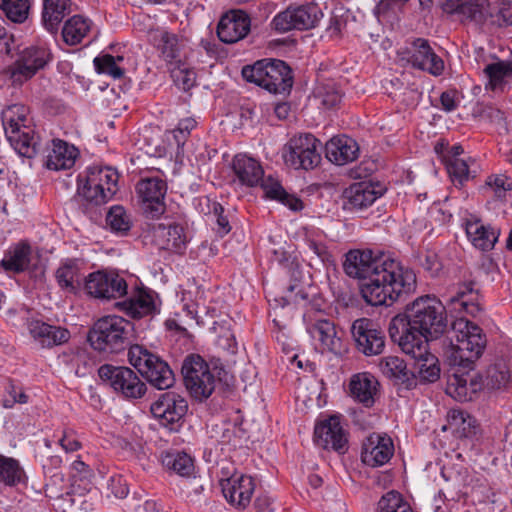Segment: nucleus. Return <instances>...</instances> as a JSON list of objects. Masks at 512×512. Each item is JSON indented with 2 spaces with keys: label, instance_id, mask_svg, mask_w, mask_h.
Wrapping results in <instances>:
<instances>
[{
  "label": "nucleus",
  "instance_id": "f257e3e1",
  "mask_svg": "<svg viewBox=\"0 0 512 512\" xmlns=\"http://www.w3.org/2000/svg\"><path fill=\"white\" fill-rule=\"evenodd\" d=\"M345 273L359 279L360 294L371 306H390L416 288L415 273L400 261L372 250H351L343 262Z\"/></svg>",
  "mask_w": 512,
  "mask_h": 512
},
{
  "label": "nucleus",
  "instance_id": "f03ea898",
  "mask_svg": "<svg viewBox=\"0 0 512 512\" xmlns=\"http://www.w3.org/2000/svg\"><path fill=\"white\" fill-rule=\"evenodd\" d=\"M449 333L451 346L445 356L451 374L472 371L475 361L480 358L486 347V336L482 329L467 319L459 318L453 322Z\"/></svg>",
  "mask_w": 512,
  "mask_h": 512
},
{
  "label": "nucleus",
  "instance_id": "7ed1b4c3",
  "mask_svg": "<svg viewBox=\"0 0 512 512\" xmlns=\"http://www.w3.org/2000/svg\"><path fill=\"white\" fill-rule=\"evenodd\" d=\"M232 169L241 184L253 187L260 183L266 197L281 202L293 211L302 210L303 203L298 197L287 193L273 177L264 178V170L256 159L246 154H237Z\"/></svg>",
  "mask_w": 512,
  "mask_h": 512
},
{
  "label": "nucleus",
  "instance_id": "20e7f679",
  "mask_svg": "<svg viewBox=\"0 0 512 512\" xmlns=\"http://www.w3.org/2000/svg\"><path fill=\"white\" fill-rule=\"evenodd\" d=\"M511 379L510 371L504 364H495L485 372V375H470V372L460 374L453 372L448 382V393L458 401H472L481 390H502Z\"/></svg>",
  "mask_w": 512,
  "mask_h": 512
},
{
  "label": "nucleus",
  "instance_id": "39448f33",
  "mask_svg": "<svg viewBox=\"0 0 512 512\" xmlns=\"http://www.w3.org/2000/svg\"><path fill=\"white\" fill-rule=\"evenodd\" d=\"M134 326L123 317L110 315L97 320L87 340L91 347L104 354H118L131 347Z\"/></svg>",
  "mask_w": 512,
  "mask_h": 512
},
{
  "label": "nucleus",
  "instance_id": "423d86ee",
  "mask_svg": "<svg viewBox=\"0 0 512 512\" xmlns=\"http://www.w3.org/2000/svg\"><path fill=\"white\" fill-rule=\"evenodd\" d=\"M407 317L421 342L437 339L447 328L446 311L435 297L422 296L406 308Z\"/></svg>",
  "mask_w": 512,
  "mask_h": 512
},
{
  "label": "nucleus",
  "instance_id": "0eeeda50",
  "mask_svg": "<svg viewBox=\"0 0 512 512\" xmlns=\"http://www.w3.org/2000/svg\"><path fill=\"white\" fill-rule=\"evenodd\" d=\"M243 78L274 94L289 92L293 85L290 67L279 59H262L242 68Z\"/></svg>",
  "mask_w": 512,
  "mask_h": 512
},
{
  "label": "nucleus",
  "instance_id": "6e6552de",
  "mask_svg": "<svg viewBox=\"0 0 512 512\" xmlns=\"http://www.w3.org/2000/svg\"><path fill=\"white\" fill-rule=\"evenodd\" d=\"M128 360L153 387L166 390L174 385L175 376L169 364L143 345L131 346L128 351Z\"/></svg>",
  "mask_w": 512,
  "mask_h": 512
},
{
  "label": "nucleus",
  "instance_id": "1a4fd4ad",
  "mask_svg": "<svg viewBox=\"0 0 512 512\" xmlns=\"http://www.w3.org/2000/svg\"><path fill=\"white\" fill-rule=\"evenodd\" d=\"M181 371L185 387L194 399L203 401L211 396L216 387V377L200 355H188Z\"/></svg>",
  "mask_w": 512,
  "mask_h": 512
},
{
  "label": "nucleus",
  "instance_id": "9d476101",
  "mask_svg": "<svg viewBox=\"0 0 512 512\" xmlns=\"http://www.w3.org/2000/svg\"><path fill=\"white\" fill-rule=\"evenodd\" d=\"M397 56L399 61L433 76H440L444 71V61L424 38L407 40L397 51Z\"/></svg>",
  "mask_w": 512,
  "mask_h": 512
},
{
  "label": "nucleus",
  "instance_id": "9b49d317",
  "mask_svg": "<svg viewBox=\"0 0 512 512\" xmlns=\"http://www.w3.org/2000/svg\"><path fill=\"white\" fill-rule=\"evenodd\" d=\"M19 110L18 106L10 107L3 113L2 121L7 140L15 151L27 158H33L40 150V144L34 131L24 125L25 117L19 115L14 118V114Z\"/></svg>",
  "mask_w": 512,
  "mask_h": 512
},
{
  "label": "nucleus",
  "instance_id": "f8f14e48",
  "mask_svg": "<svg viewBox=\"0 0 512 512\" xmlns=\"http://www.w3.org/2000/svg\"><path fill=\"white\" fill-rule=\"evenodd\" d=\"M322 17L323 13L316 4L289 5L273 17L271 26L278 33L310 30L318 25Z\"/></svg>",
  "mask_w": 512,
  "mask_h": 512
},
{
  "label": "nucleus",
  "instance_id": "ddd939ff",
  "mask_svg": "<svg viewBox=\"0 0 512 512\" xmlns=\"http://www.w3.org/2000/svg\"><path fill=\"white\" fill-rule=\"evenodd\" d=\"M320 147V140L310 133L293 136L283 148L284 161L295 169H313L321 162Z\"/></svg>",
  "mask_w": 512,
  "mask_h": 512
},
{
  "label": "nucleus",
  "instance_id": "4468645a",
  "mask_svg": "<svg viewBox=\"0 0 512 512\" xmlns=\"http://www.w3.org/2000/svg\"><path fill=\"white\" fill-rule=\"evenodd\" d=\"M98 375L126 398H141L147 391L146 384L129 367L104 364L98 369Z\"/></svg>",
  "mask_w": 512,
  "mask_h": 512
},
{
  "label": "nucleus",
  "instance_id": "2eb2a0df",
  "mask_svg": "<svg viewBox=\"0 0 512 512\" xmlns=\"http://www.w3.org/2000/svg\"><path fill=\"white\" fill-rule=\"evenodd\" d=\"M351 334L356 349L365 356H377L385 349L384 331L369 318H358L351 325Z\"/></svg>",
  "mask_w": 512,
  "mask_h": 512
},
{
  "label": "nucleus",
  "instance_id": "dca6fc26",
  "mask_svg": "<svg viewBox=\"0 0 512 512\" xmlns=\"http://www.w3.org/2000/svg\"><path fill=\"white\" fill-rule=\"evenodd\" d=\"M151 413L159 420L161 426L169 431L176 432L183 424L184 416L188 410V403L182 396L168 392L162 394L151 405Z\"/></svg>",
  "mask_w": 512,
  "mask_h": 512
},
{
  "label": "nucleus",
  "instance_id": "f3484780",
  "mask_svg": "<svg viewBox=\"0 0 512 512\" xmlns=\"http://www.w3.org/2000/svg\"><path fill=\"white\" fill-rule=\"evenodd\" d=\"M51 60V53L45 46L25 48L11 67L10 78L13 84L21 85L43 69Z\"/></svg>",
  "mask_w": 512,
  "mask_h": 512
},
{
  "label": "nucleus",
  "instance_id": "a211bd4d",
  "mask_svg": "<svg viewBox=\"0 0 512 512\" xmlns=\"http://www.w3.org/2000/svg\"><path fill=\"white\" fill-rule=\"evenodd\" d=\"M137 193L142 201L144 215L150 219L159 218L165 212L164 198L167 192V183L159 177L141 179L136 186Z\"/></svg>",
  "mask_w": 512,
  "mask_h": 512
},
{
  "label": "nucleus",
  "instance_id": "6ab92c4d",
  "mask_svg": "<svg viewBox=\"0 0 512 512\" xmlns=\"http://www.w3.org/2000/svg\"><path fill=\"white\" fill-rule=\"evenodd\" d=\"M85 289L95 298L109 300L124 296L127 293V283L117 273L98 271L88 276Z\"/></svg>",
  "mask_w": 512,
  "mask_h": 512
},
{
  "label": "nucleus",
  "instance_id": "aec40b11",
  "mask_svg": "<svg viewBox=\"0 0 512 512\" xmlns=\"http://www.w3.org/2000/svg\"><path fill=\"white\" fill-rule=\"evenodd\" d=\"M394 443L390 436L381 433L370 434L362 445L361 460L370 467H380L394 455Z\"/></svg>",
  "mask_w": 512,
  "mask_h": 512
},
{
  "label": "nucleus",
  "instance_id": "412c9836",
  "mask_svg": "<svg viewBox=\"0 0 512 512\" xmlns=\"http://www.w3.org/2000/svg\"><path fill=\"white\" fill-rule=\"evenodd\" d=\"M251 20L243 11H230L225 13L217 25V36L225 44L236 43L247 36L250 31Z\"/></svg>",
  "mask_w": 512,
  "mask_h": 512
},
{
  "label": "nucleus",
  "instance_id": "4be33fe9",
  "mask_svg": "<svg viewBox=\"0 0 512 512\" xmlns=\"http://www.w3.org/2000/svg\"><path fill=\"white\" fill-rule=\"evenodd\" d=\"M414 352L406 355L413 360L412 375H418L420 381L433 383L440 378V366L438 358L428 350V342H421L414 347Z\"/></svg>",
  "mask_w": 512,
  "mask_h": 512
},
{
  "label": "nucleus",
  "instance_id": "5701e85b",
  "mask_svg": "<svg viewBox=\"0 0 512 512\" xmlns=\"http://www.w3.org/2000/svg\"><path fill=\"white\" fill-rule=\"evenodd\" d=\"M222 493L229 503L245 508L251 501L255 484L253 478L247 475H233L221 480Z\"/></svg>",
  "mask_w": 512,
  "mask_h": 512
},
{
  "label": "nucleus",
  "instance_id": "b1692460",
  "mask_svg": "<svg viewBox=\"0 0 512 512\" xmlns=\"http://www.w3.org/2000/svg\"><path fill=\"white\" fill-rule=\"evenodd\" d=\"M154 237L161 248L182 254L189 242L186 227L177 222L159 223L153 227Z\"/></svg>",
  "mask_w": 512,
  "mask_h": 512
},
{
  "label": "nucleus",
  "instance_id": "393cba45",
  "mask_svg": "<svg viewBox=\"0 0 512 512\" xmlns=\"http://www.w3.org/2000/svg\"><path fill=\"white\" fill-rule=\"evenodd\" d=\"M314 439L324 449L342 451L347 443L345 432L337 416H330L315 426Z\"/></svg>",
  "mask_w": 512,
  "mask_h": 512
},
{
  "label": "nucleus",
  "instance_id": "a878e982",
  "mask_svg": "<svg viewBox=\"0 0 512 512\" xmlns=\"http://www.w3.org/2000/svg\"><path fill=\"white\" fill-rule=\"evenodd\" d=\"M31 336L43 347L51 348L66 343L70 332L63 327L54 326L40 320H32L28 324Z\"/></svg>",
  "mask_w": 512,
  "mask_h": 512
},
{
  "label": "nucleus",
  "instance_id": "bb28decb",
  "mask_svg": "<svg viewBox=\"0 0 512 512\" xmlns=\"http://www.w3.org/2000/svg\"><path fill=\"white\" fill-rule=\"evenodd\" d=\"M326 157L336 165H345L357 159L359 146L357 142L346 136L331 138L325 145Z\"/></svg>",
  "mask_w": 512,
  "mask_h": 512
},
{
  "label": "nucleus",
  "instance_id": "cd10ccee",
  "mask_svg": "<svg viewBox=\"0 0 512 512\" xmlns=\"http://www.w3.org/2000/svg\"><path fill=\"white\" fill-rule=\"evenodd\" d=\"M388 332L391 339L398 343L405 354L414 352V347L420 343V338L418 339L415 331L412 330V324H410L406 312L392 318L389 323Z\"/></svg>",
  "mask_w": 512,
  "mask_h": 512
},
{
  "label": "nucleus",
  "instance_id": "c85d7f7f",
  "mask_svg": "<svg viewBox=\"0 0 512 512\" xmlns=\"http://www.w3.org/2000/svg\"><path fill=\"white\" fill-rule=\"evenodd\" d=\"M78 155L79 151L74 145L61 139H53L45 165L50 170H68L75 165Z\"/></svg>",
  "mask_w": 512,
  "mask_h": 512
},
{
  "label": "nucleus",
  "instance_id": "c756f323",
  "mask_svg": "<svg viewBox=\"0 0 512 512\" xmlns=\"http://www.w3.org/2000/svg\"><path fill=\"white\" fill-rule=\"evenodd\" d=\"M370 184L357 182L345 189L343 194V208L354 212L367 208L380 196Z\"/></svg>",
  "mask_w": 512,
  "mask_h": 512
},
{
  "label": "nucleus",
  "instance_id": "7c9ffc66",
  "mask_svg": "<svg viewBox=\"0 0 512 512\" xmlns=\"http://www.w3.org/2000/svg\"><path fill=\"white\" fill-rule=\"evenodd\" d=\"M378 381L367 372L352 375L349 381L350 396L357 402L370 408L375 403Z\"/></svg>",
  "mask_w": 512,
  "mask_h": 512
},
{
  "label": "nucleus",
  "instance_id": "2f4dec72",
  "mask_svg": "<svg viewBox=\"0 0 512 512\" xmlns=\"http://www.w3.org/2000/svg\"><path fill=\"white\" fill-rule=\"evenodd\" d=\"M303 319L307 332L312 338L320 341L325 349L332 351L337 347L339 338H337L335 326L330 320L322 317L313 318L309 313L304 314Z\"/></svg>",
  "mask_w": 512,
  "mask_h": 512
},
{
  "label": "nucleus",
  "instance_id": "473e14b6",
  "mask_svg": "<svg viewBox=\"0 0 512 512\" xmlns=\"http://www.w3.org/2000/svg\"><path fill=\"white\" fill-rule=\"evenodd\" d=\"M116 306L133 319L153 315L157 310L153 297L145 291H138L124 301L118 302Z\"/></svg>",
  "mask_w": 512,
  "mask_h": 512
},
{
  "label": "nucleus",
  "instance_id": "72a5a7b5",
  "mask_svg": "<svg viewBox=\"0 0 512 512\" xmlns=\"http://www.w3.org/2000/svg\"><path fill=\"white\" fill-rule=\"evenodd\" d=\"M31 256V246L26 242H20L5 252L0 266L7 273L19 274L29 268Z\"/></svg>",
  "mask_w": 512,
  "mask_h": 512
},
{
  "label": "nucleus",
  "instance_id": "f704fd0d",
  "mask_svg": "<svg viewBox=\"0 0 512 512\" xmlns=\"http://www.w3.org/2000/svg\"><path fill=\"white\" fill-rule=\"evenodd\" d=\"M465 231L472 244L483 251L492 249L499 237V230L485 226L477 219L466 221Z\"/></svg>",
  "mask_w": 512,
  "mask_h": 512
},
{
  "label": "nucleus",
  "instance_id": "c9c22d12",
  "mask_svg": "<svg viewBox=\"0 0 512 512\" xmlns=\"http://www.w3.org/2000/svg\"><path fill=\"white\" fill-rule=\"evenodd\" d=\"M442 9L448 14L459 15L461 21L469 20L475 23L485 21L483 6L476 0H445Z\"/></svg>",
  "mask_w": 512,
  "mask_h": 512
},
{
  "label": "nucleus",
  "instance_id": "e433bc0d",
  "mask_svg": "<svg viewBox=\"0 0 512 512\" xmlns=\"http://www.w3.org/2000/svg\"><path fill=\"white\" fill-rule=\"evenodd\" d=\"M42 23L47 31L56 33L64 17L70 13V0H42Z\"/></svg>",
  "mask_w": 512,
  "mask_h": 512
},
{
  "label": "nucleus",
  "instance_id": "4c0bfd02",
  "mask_svg": "<svg viewBox=\"0 0 512 512\" xmlns=\"http://www.w3.org/2000/svg\"><path fill=\"white\" fill-rule=\"evenodd\" d=\"M88 183L93 188L105 189L106 195L112 197L117 191L118 173L109 167L93 166L87 169Z\"/></svg>",
  "mask_w": 512,
  "mask_h": 512
},
{
  "label": "nucleus",
  "instance_id": "58836bf2",
  "mask_svg": "<svg viewBox=\"0 0 512 512\" xmlns=\"http://www.w3.org/2000/svg\"><path fill=\"white\" fill-rule=\"evenodd\" d=\"M162 464L181 477L194 474V462L190 455L182 451H169L162 455Z\"/></svg>",
  "mask_w": 512,
  "mask_h": 512
},
{
  "label": "nucleus",
  "instance_id": "ea45409f",
  "mask_svg": "<svg viewBox=\"0 0 512 512\" xmlns=\"http://www.w3.org/2000/svg\"><path fill=\"white\" fill-rule=\"evenodd\" d=\"M488 78V85L492 90H504V87L512 80V65L505 61L488 64L484 68Z\"/></svg>",
  "mask_w": 512,
  "mask_h": 512
},
{
  "label": "nucleus",
  "instance_id": "a19ab883",
  "mask_svg": "<svg viewBox=\"0 0 512 512\" xmlns=\"http://www.w3.org/2000/svg\"><path fill=\"white\" fill-rule=\"evenodd\" d=\"M379 367L386 377L406 384L407 387L411 386L410 371L403 359L397 356H387L380 361Z\"/></svg>",
  "mask_w": 512,
  "mask_h": 512
},
{
  "label": "nucleus",
  "instance_id": "79ce46f5",
  "mask_svg": "<svg viewBox=\"0 0 512 512\" xmlns=\"http://www.w3.org/2000/svg\"><path fill=\"white\" fill-rule=\"evenodd\" d=\"M80 268L77 260H66L56 271L59 286L69 292H75L80 284Z\"/></svg>",
  "mask_w": 512,
  "mask_h": 512
},
{
  "label": "nucleus",
  "instance_id": "37998d69",
  "mask_svg": "<svg viewBox=\"0 0 512 512\" xmlns=\"http://www.w3.org/2000/svg\"><path fill=\"white\" fill-rule=\"evenodd\" d=\"M90 26L82 16L75 15L70 18L62 29V37L68 45H77L87 35Z\"/></svg>",
  "mask_w": 512,
  "mask_h": 512
},
{
  "label": "nucleus",
  "instance_id": "c03bdc74",
  "mask_svg": "<svg viewBox=\"0 0 512 512\" xmlns=\"http://www.w3.org/2000/svg\"><path fill=\"white\" fill-rule=\"evenodd\" d=\"M157 47L161 53V57L166 62L173 63L180 61L182 44L176 34L168 31L161 32Z\"/></svg>",
  "mask_w": 512,
  "mask_h": 512
},
{
  "label": "nucleus",
  "instance_id": "a18cd8bd",
  "mask_svg": "<svg viewBox=\"0 0 512 512\" xmlns=\"http://www.w3.org/2000/svg\"><path fill=\"white\" fill-rule=\"evenodd\" d=\"M24 477L25 473L17 460L0 455V482L8 486H15Z\"/></svg>",
  "mask_w": 512,
  "mask_h": 512
},
{
  "label": "nucleus",
  "instance_id": "49530a36",
  "mask_svg": "<svg viewBox=\"0 0 512 512\" xmlns=\"http://www.w3.org/2000/svg\"><path fill=\"white\" fill-rule=\"evenodd\" d=\"M376 512H414L403 496L395 491L385 493L377 504Z\"/></svg>",
  "mask_w": 512,
  "mask_h": 512
},
{
  "label": "nucleus",
  "instance_id": "de8ad7c7",
  "mask_svg": "<svg viewBox=\"0 0 512 512\" xmlns=\"http://www.w3.org/2000/svg\"><path fill=\"white\" fill-rule=\"evenodd\" d=\"M0 9L15 23H23L29 15V0H0Z\"/></svg>",
  "mask_w": 512,
  "mask_h": 512
},
{
  "label": "nucleus",
  "instance_id": "09e8293b",
  "mask_svg": "<svg viewBox=\"0 0 512 512\" xmlns=\"http://www.w3.org/2000/svg\"><path fill=\"white\" fill-rule=\"evenodd\" d=\"M446 168L451 181L456 187H461L466 181L474 177L471 174L468 162L460 158L447 159Z\"/></svg>",
  "mask_w": 512,
  "mask_h": 512
},
{
  "label": "nucleus",
  "instance_id": "8fccbe9b",
  "mask_svg": "<svg viewBox=\"0 0 512 512\" xmlns=\"http://www.w3.org/2000/svg\"><path fill=\"white\" fill-rule=\"evenodd\" d=\"M106 222L111 230L118 233H126L131 228L130 216L122 206H113L107 213Z\"/></svg>",
  "mask_w": 512,
  "mask_h": 512
},
{
  "label": "nucleus",
  "instance_id": "3c124183",
  "mask_svg": "<svg viewBox=\"0 0 512 512\" xmlns=\"http://www.w3.org/2000/svg\"><path fill=\"white\" fill-rule=\"evenodd\" d=\"M77 192L80 197L95 205L106 203L112 198L106 195L105 189L100 187L93 188L92 185L90 186L87 176H85L84 179L79 178Z\"/></svg>",
  "mask_w": 512,
  "mask_h": 512
},
{
  "label": "nucleus",
  "instance_id": "603ef678",
  "mask_svg": "<svg viewBox=\"0 0 512 512\" xmlns=\"http://www.w3.org/2000/svg\"><path fill=\"white\" fill-rule=\"evenodd\" d=\"M93 63L100 74H107L114 79H120L124 75V70L117 66L116 58L110 54L94 58Z\"/></svg>",
  "mask_w": 512,
  "mask_h": 512
},
{
  "label": "nucleus",
  "instance_id": "864d4df0",
  "mask_svg": "<svg viewBox=\"0 0 512 512\" xmlns=\"http://www.w3.org/2000/svg\"><path fill=\"white\" fill-rule=\"evenodd\" d=\"M315 98L321 106L331 109L341 102L342 95L334 85L325 84L317 88Z\"/></svg>",
  "mask_w": 512,
  "mask_h": 512
},
{
  "label": "nucleus",
  "instance_id": "5fc2aeb1",
  "mask_svg": "<svg viewBox=\"0 0 512 512\" xmlns=\"http://www.w3.org/2000/svg\"><path fill=\"white\" fill-rule=\"evenodd\" d=\"M304 244L322 263L329 261L330 254L325 244L316 238L314 232H307L304 237Z\"/></svg>",
  "mask_w": 512,
  "mask_h": 512
},
{
  "label": "nucleus",
  "instance_id": "6e6d98bb",
  "mask_svg": "<svg viewBox=\"0 0 512 512\" xmlns=\"http://www.w3.org/2000/svg\"><path fill=\"white\" fill-rule=\"evenodd\" d=\"M174 83L183 91L190 90L196 82V73L188 68H175L171 72Z\"/></svg>",
  "mask_w": 512,
  "mask_h": 512
},
{
  "label": "nucleus",
  "instance_id": "4d7b16f0",
  "mask_svg": "<svg viewBox=\"0 0 512 512\" xmlns=\"http://www.w3.org/2000/svg\"><path fill=\"white\" fill-rule=\"evenodd\" d=\"M419 265L422 266L431 276H437L442 270V263L434 251L427 250L418 255Z\"/></svg>",
  "mask_w": 512,
  "mask_h": 512
},
{
  "label": "nucleus",
  "instance_id": "13d9d810",
  "mask_svg": "<svg viewBox=\"0 0 512 512\" xmlns=\"http://www.w3.org/2000/svg\"><path fill=\"white\" fill-rule=\"evenodd\" d=\"M486 185L493 190L498 198L504 197L507 191L512 190V181L502 174L489 176Z\"/></svg>",
  "mask_w": 512,
  "mask_h": 512
},
{
  "label": "nucleus",
  "instance_id": "bf43d9fd",
  "mask_svg": "<svg viewBox=\"0 0 512 512\" xmlns=\"http://www.w3.org/2000/svg\"><path fill=\"white\" fill-rule=\"evenodd\" d=\"M449 418V424L450 426H454L457 429H460L462 427V434L464 436H467L466 432V425L468 428L472 427V423L474 422V419L469 415L464 413L461 410H451L448 413Z\"/></svg>",
  "mask_w": 512,
  "mask_h": 512
},
{
  "label": "nucleus",
  "instance_id": "052dcab7",
  "mask_svg": "<svg viewBox=\"0 0 512 512\" xmlns=\"http://www.w3.org/2000/svg\"><path fill=\"white\" fill-rule=\"evenodd\" d=\"M476 112L482 120L489 121L491 123L500 124L505 120L504 113L493 105H482Z\"/></svg>",
  "mask_w": 512,
  "mask_h": 512
},
{
  "label": "nucleus",
  "instance_id": "680f3d73",
  "mask_svg": "<svg viewBox=\"0 0 512 512\" xmlns=\"http://www.w3.org/2000/svg\"><path fill=\"white\" fill-rule=\"evenodd\" d=\"M213 216L216 218L217 233L221 236L228 234L231 230V226L227 216L224 215V208L219 203H213Z\"/></svg>",
  "mask_w": 512,
  "mask_h": 512
},
{
  "label": "nucleus",
  "instance_id": "e2e57ef3",
  "mask_svg": "<svg viewBox=\"0 0 512 512\" xmlns=\"http://www.w3.org/2000/svg\"><path fill=\"white\" fill-rule=\"evenodd\" d=\"M497 20L500 27L512 26V1L500 0L497 13Z\"/></svg>",
  "mask_w": 512,
  "mask_h": 512
},
{
  "label": "nucleus",
  "instance_id": "0e129e2a",
  "mask_svg": "<svg viewBox=\"0 0 512 512\" xmlns=\"http://www.w3.org/2000/svg\"><path fill=\"white\" fill-rule=\"evenodd\" d=\"M478 300H479V295L477 293L476 297L466 296V297H463V299L460 298V299L455 300L453 303L459 304L461 309L464 312H466L467 314L475 316L481 311V307H480Z\"/></svg>",
  "mask_w": 512,
  "mask_h": 512
},
{
  "label": "nucleus",
  "instance_id": "69168bd1",
  "mask_svg": "<svg viewBox=\"0 0 512 512\" xmlns=\"http://www.w3.org/2000/svg\"><path fill=\"white\" fill-rule=\"evenodd\" d=\"M242 431L235 425H227L222 429L221 442L236 447L240 443Z\"/></svg>",
  "mask_w": 512,
  "mask_h": 512
},
{
  "label": "nucleus",
  "instance_id": "338daca9",
  "mask_svg": "<svg viewBox=\"0 0 512 512\" xmlns=\"http://www.w3.org/2000/svg\"><path fill=\"white\" fill-rule=\"evenodd\" d=\"M184 487L187 493V496H199L204 491V479L201 477H196L194 475L190 477H186Z\"/></svg>",
  "mask_w": 512,
  "mask_h": 512
},
{
  "label": "nucleus",
  "instance_id": "774afa93",
  "mask_svg": "<svg viewBox=\"0 0 512 512\" xmlns=\"http://www.w3.org/2000/svg\"><path fill=\"white\" fill-rule=\"evenodd\" d=\"M440 102L444 111H454L458 107L457 92L455 90L444 91L440 96Z\"/></svg>",
  "mask_w": 512,
  "mask_h": 512
}]
</instances>
